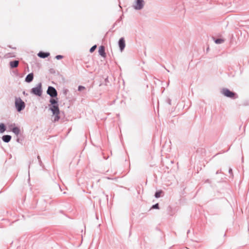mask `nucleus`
I'll use <instances>...</instances> for the list:
<instances>
[{"instance_id": "f257e3e1", "label": "nucleus", "mask_w": 249, "mask_h": 249, "mask_svg": "<svg viewBox=\"0 0 249 249\" xmlns=\"http://www.w3.org/2000/svg\"><path fill=\"white\" fill-rule=\"evenodd\" d=\"M15 107L18 112L23 110L25 107V103L20 97H15Z\"/></svg>"}, {"instance_id": "f03ea898", "label": "nucleus", "mask_w": 249, "mask_h": 249, "mask_svg": "<svg viewBox=\"0 0 249 249\" xmlns=\"http://www.w3.org/2000/svg\"><path fill=\"white\" fill-rule=\"evenodd\" d=\"M31 93L37 96H41L42 94V84L39 83L36 87L33 88Z\"/></svg>"}, {"instance_id": "7ed1b4c3", "label": "nucleus", "mask_w": 249, "mask_h": 249, "mask_svg": "<svg viewBox=\"0 0 249 249\" xmlns=\"http://www.w3.org/2000/svg\"><path fill=\"white\" fill-rule=\"evenodd\" d=\"M221 93L224 96L232 99H236L238 97V96L235 92L231 91L226 88L223 89L221 90Z\"/></svg>"}, {"instance_id": "20e7f679", "label": "nucleus", "mask_w": 249, "mask_h": 249, "mask_svg": "<svg viewBox=\"0 0 249 249\" xmlns=\"http://www.w3.org/2000/svg\"><path fill=\"white\" fill-rule=\"evenodd\" d=\"M47 93L52 98H55L57 95V92L56 89L52 87L49 86L47 90Z\"/></svg>"}, {"instance_id": "39448f33", "label": "nucleus", "mask_w": 249, "mask_h": 249, "mask_svg": "<svg viewBox=\"0 0 249 249\" xmlns=\"http://www.w3.org/2000/svg\"><path fill=\"white\" fill-rule=\"evenodd\" d=\"M144 5V1L143 0H136L133 7L135 10H140L143 8Z\"/></svg>"}, {"instance_id": "423d86ee", "label": "nucleus", "mask_w": 249, "mask_h": 249, "mask_svg": "<svg viewBox=\"0 0 249 249\" xmlns=\"http://www.w3.org/2000/svg\"><path fill=\"white\" fill-rule=\"evenodd\" d=\"M49 109L52 111L53 114H60V110L58 105H49Z\"/></svg>"}, {"instance_id": "0eeeda50", "label": "nucleus", "mask_w": 249, "mask_h": 249, "mask_svg": "<svg viewBox=\"0 0 249 249\" xmlns=\"http://www.w3.org/2000/svg\"><path fill=\"white\" fill-rule=\"evenodd\" d=\"M118 45L119 46L120 50L121 52H122L125 47V40L124 37H121L118 41Z\"/></svg>"}, {"instance_id": "6e6552de", "label": "nucleus", "mask_w": 249, "mask_h": 249, "mask_svg": "<svg viewBox=\"0 0 249 249\" xmlns=\"http://www.w3.org/2000/svg\"><path fill=\"white\" fill-rule=\"evenodd\" d=\"M37 55L40 58H45L50 55V53L48 52L40 51L38 53Z\"/></svg>"}, {"instance_id": "1a4fd4ad", "label": "nucleus", "mask_w": 249, "mask_h": 249, "mask_svg": "<svg viewBox=\"0 0 249 249\" xmlns=\"http://www.w3.org/2000/svg\"><path fill=\"white\" fill-rule=\"evenodd\" d=\"M33 79H34L33 73H30L25 77V81L27 83H30L33 80Z\"/></svg>"}, {"instance_id": "9d476101", "label": "nucleus", "mask_w": 249, "mask_h": 249, "mask_svg": "<svg viewBox=\"0 0 249 249\" xmlns=\"http://www.w3.org/2000/svg\"><path fill=\"white\" fill-rule=\"evenodd\" d=\"M99 53L102 57H105L106 56V53H105V48L103 46H101L99 48L98 51Z\"/></svg>"}, {"instance_id": "9b49d317", "label": "nucleus", "mask_w": 249, "mask_h": 249, "mask_svg": "<svg viewBox=\"0 0 249 249\" xmlns=\"http://www.w3.org/2000/svg\"><path fill=\"white\" fill-rule=\"evenodd\" d=\"M11 136L9 135H5L2 137V141L6 143L9 142L11 140Z\"/></svg>"}, {"instance_id": "f8f14e48", "label": "nucleus", "mask_w": 249, "mask_h": 249, "mask_svg": "<svg viewBox=\"0 0 249 249\" xmlns=\"http://www.w3.org/2000/svg\"><path fill=\"white\" fill-rule=\"evenodd\" d=\"M19 62L18 60L12 61L10 62V66L11 68H17Z\"/></svg>"}, {"instance_id": "ddd939ff", "label": "nucleus", "mask_w": 249, "mask_h": 249, "mask_svg": "<svg viewBox=\"0 0 249 249\" xmlns=\"http://www.w3.org/2000/svg\"><path fill=\"white\" fill-rule=\"evenodd\" d=\"M12 131L16 135L18 136L20 132V128L18 127H14L12 128Z\"/></svg>"}, {"instance_id": "4468645a", "label": "nucleus", "mask_w": 249, "mask_h": 249, "mask_svg": "<svg viewBox=\"0 0 249 249\" xmlns=\"http://www.w3.org/2000/svg\"><path fill=\"white\" fill-rule=\"evenodd\" d=\"M50 103V105H56L58 104V98H56L55 99L54 98H52L50 99L49 101Z\"/></svg>"}, {"instance_id": "2eb2a0df", "label": "nucleus", "mask_w": 249, "mask_h": 249, "mask_svg": "<svg viewBox=\"0 0 249 249\" xmlns=\"http://www.w3.org/2000/svg\"><path fill=\"white\" fill-rule=\"evenodd\" d=\"M6 130V127L4 124H0V133H2Z\"/></svg>"}, {"instance_id": "dca6fc26", "label": "nucleus", "mask_w": 249, "mask_h": 249, "mask_svg": "<svg viewBox=\"0 0 249 249\" xmlns=\"http://www.w3.org/2000/svg\"><path fill=\"white\" fill-rule=\"evenodd\" d=\"M224 41V40L222 38H217L214 40V42L216 44H219L223 43Z\"/></svg>"}, {"instance_id": "f3484780", "label": "nucleus", "mask_w": 249, "mask_h": 249, "mask_svg": "<svg viewBox=\"0 0 249 249\" xmlns=\"http://www.w3.org/2000/svg\"><path fill=\"white\" fill-rule=\"evenodd\" d=\"M162 193V191H157L156 192L155 194V197L156 198H159L160 197V195H161V194Z\"/></svg>"}, {"instance_id": "a211bd4d", "label": "nucleus", "mask_w": 249, "mask_h": 249, "mask_svg": "<svg viewBox=\"0 0 249 249\" xmlns=\"http://www.w3.org/2000/svg\"><path fill=\"white\" fill-rule=\"evenodd\" d=\"M53 115L55 116L54 118V122L58 121L60 119L59 114H53Z\"/></svg>"}, {"instance_id": "6ab92c4d", "label": "nucleus", "mask_w": 249, "mask_h": 249, "mask_svg": "<svg viewBox=\"0 0 249 249\" xmlns=\"http://www.w3.org/2000/svg\"><path fill=\"white\" fill-rule=\"evenodd\" d=\"M96 48H97V45H94L92 47H91V48L89 50L90 53H93L95 50Z\"/></svg>"}, {"instance_id": "aec40b11", "label": "nucleus", "mask_w": 249, "mask_h": 249, "mask_svg": "<svg viewBox=\"0 0 249 249\" xmlns=\"http://www.w3.org/2000/svg\"><path fill=\"white\" fill-rule=\"evenodd\" d=\"M62 92L65 96H66L69 92V90L67 89H64L62 90Z\"/></svg>"}, {"instance_id": "412c9836", "label": "nucleus", "mask_w": 249, "mask_h": 249, "mask_svg": "<svg viewBox=\"0 0 249 249\" xmlns=\"http://www.w3.org/2000/svg\"><path fill=\"white\" fill-rule=\"evenodd\" d=\"M152 209H159V205L158 203H156L154 205H153L152 207H151Z\"/></svg>"}, {"instance_id": "4be33fe9", "label": "nucleus", "mask_w": 249, "mask_h": 249, "mask_svg": "<svg viewBox=\"0 0 249 249\" xmlns=\"http://www.w3.org/2000/svg\"><path fill=\"white\" fill-rule=\"evenodd\" d=\"M85 89V87L82 86H79L78 88V91H82V90L84 89Z\"/></svg>"}, {"instance_id": "5701e85b", "label": "nucleus", "mask_w": 249, "mask_h": 249, "mask_svg": "<svg viewBox=\"0 0 249 249\" xmlns=\"http://www.w3.org/2000/svg\"><path fill=\"white\" fill-rule=\"evenodd\" d=\"M15 124H11L10 125H9V129L12 131V128H14V127H16L15 126Z\"/></svg>"}, {"instance_id": "b1692460", "label": "nucleus", "mask_w": 249, "mask_h": 249, "mask_svg": "<svg viewBox=\"0 0 249 249\" xmlns=\"http://www.w3.org/2000/svg\"><path fill=\"white\" fill-rule=\"evenodd\" d=\"M63 56L61 55H57L55 56V58L57 60L61 59L63 58Z\"/></svg>"}, {"instance_id": "393cba45", "label": "nucleus", "mask_w": 249, "mask_h": 249, "mask_svg": "<svg viewBox=\"0 0 249 249\" xmlns=\"http://www.w3.org/2000/svg\"><path fill=\"white\" fill-rule=\"evenodd\" d=\"M229 173L232 176H233L232 170V169L230 168L229 169Z\"/></svg>"}, {"instance_id": "a878e982", "label": "nucleus", "mask_w": 249, "mask_h": 249, "mask_svg": "<svg viewBox=\"0 0 249 249\" xmlns=\"http://www.w3.org/2000/svg\"><path fill=\"white\" fill-rule=\"evenodd\" d=\"M167 103L168 104L171 105V100L170 99H168L167 100Z\"/></svg>"}, {"instance_id": "bb28decb", "label": "nucleus", "mask_w": 249, "mask_h": 249, "mask_svg": "<svg viewBox=\"0 0 249 249\" xmlns=\"http://www.w3.org/2000/svg\"><path fill=\"white\" fill-rule=\"evenodd\" d=\"M37 159L38 160L39 162L41 163V161L40 158L39 156H37Z\"/></svg>"}, {"instance_id": "cd10ccee", "label": "nucleus", "mask_w": 249, "mask_h": 249, "mask_svg": "<svg viewBox=\"0 0 249 249\" xmlns=\"http://www.w3.org/2000/svg\"><path fill=\"white\" fill-rule=\"evenodd\" d=\"M220 173V171L219 170H218L216 172V174H218L219 173Z\"/></svg>"}, {"instance_id": "c85d7f7f", "label": "nucleus", "mask_w": 249, "mask_h": 249, "mask_svg": "<svg viewBox=\"0 0 249 249\" xmlns=\"http://www.w3.org/2000/svg\"><path fill=\"white\" fill-rule=\"evenodd\" d=\"M17 142H19V138H17Z\"/></svg>"}, {"instance_id": "c756f323", "label": "nucleus", "mask_w": 249, "mask_h": 249, "mask_svg": "<svg viewBox=\"0 0 249 249\" xmlns=\"http://www.w3.org/2000/svg\"><path fill=\"white\" fill-rule=\"evenodd\" d=\"M189 232H190V230H188L187 231V233H189Z\"/></svg>"}]
</instances>
